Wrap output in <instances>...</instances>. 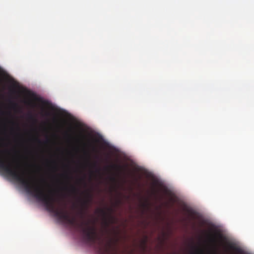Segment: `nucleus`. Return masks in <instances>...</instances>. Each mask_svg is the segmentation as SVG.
Listing matches in <instances>:
<instances>
[{
    "mask_svg": "<svg viewBox=\"0 0 254 254\" xmlns=\"http://www.w3.org/2000/svg\"><path fill=\"white\" fill-rule=\"evenodd\" d=\"M60 219L78 229L81 233L84 240L87 243L95 245L98 242L100 254H117L116 251L112 249L110 242L104 245L102 244L95 226V221L92 225H90L89 221H82L79 223L75 216L71 217L64 209H60Z\"/></svg>",
    "mask_w": 254,
    "mask_h": 254,
    "instance_id": "1",
    "label": "nucleus"
},
{
    "mask_svg": "<svg viewBox=\"0 0 254 254\" xmlns=\"http://www.w3.org/2000/svg\"><path fill=\"white\" fill-rule=\"evenodd\" d=\"M92 195L89 192H87L86 194L85 198L81 200V209L79 211V214L81 218H83L85 211L88 209L90 204L92 202Z\"/></svg>",
    "mask_w": 254,
    "mask_h": 254,
    "instance_id": "2",
    "label": "nucleus"
},
{
    "mask_svg": "<svg viewBox=\"0 0 254 254\" xmlns=\"http://www.w3.org/2000/svg\"><path fill=\"white\" fill-rule=\"evenodd\" d=\"M108 211H109L108 214L106 210L103 209H98L97 212L101 214L104 218V223L106 227H108L110 223H113L114 218L111 216V212L112 209L111 208H108Z\"/></svg>",
    "mask_w": 254,
    "mask_h": 254,
    "instance_id": "3",
    "label": "nucleus"
},
{
    "mask_svg": "<svg viewBox=\"0 0 254 254\" xmlns=\"http://www.w3.org/2000/svg\"><path fill=\"white\" fill-rule=\"evenodd\" d=\"M227 245L229 249L234 251L238 254H242L243 253V250L238 246H237L235 244L231 242H227Z\"/></svg>",
    "mask_w": 254,
    "mask_h": 254,
    "instance_id": "4",
    "label": "nucleus"
},
{
    "mask_svg": "<svg viewBox=\"0 0 254 254\" xmlns=\"http://www.w3.org/2000/svg\"><path fill=\"white\" fill-rule=\"evenodd\" d=\"M183 210L188 213L192 219H195L197 217L198 213L197 212L190 207L185 205L184 206Z\"/></svg>",
    "mask_w": 254,
    "mask_h": 254,
    "instance_id": "5",
    "label": "nucleus"
},
{
    "mask_svg": "<svg viewBox=\"0 0 254 254\" xmlns=\"http://www.w3.org/2000/svg\"><path fill=\"white\" fill-rule=\"evenodd\" d=\"M215 226L213 224H211V226H210V231H212V232H215V234L214 235H212V234H211V235H209V238H210V240L211 241L213 242H216V237H218L220 238H222V234H220V233H216L215 232Z\"/></svg>",
    "mask_w": 254,
    "mask_h": 254,
    "instance_id": "6",
    "label": "nucleus"
},
{
    "mask_svg": "<svg viewBox=\"0 0 254 254\" xmlns=\"http://www.w3.org/2000/svg\"><path fill=\"white\" fill-rule=\"evenodd\" d=\"M27 94L28 96L33 98L34 100L41 102L43 105H46L47 102L46 101L43 100L41 98L36 97V95L30 92V91H27Z\"/></svg>",
    "mask_w": 254,
    "mask_h": 254,
    "instance_id": "7",
    "label": "nucleus"
},
{
    "mask_svg": "<svg viewBox=\"0 0 254 254\" xmlns=\"http://www.w3.org/2000/svg\"><path fill=\"white\" fill-rule=\"evenodd\" d=\"M64 189L66 190H68L72 193H76L78 191V190L76 188V187L73 185H70L69 186V187H68L67 186H65Z\"/></svg>",
    "mask_w": 254,
    "mask_h": 254,
    "instance_id": "8",
    "label": "nucleus"
},
{
    "mask_svg": "<svg viewBox=\"0 0 254 254\" xmlns=\"http://www.w3.org/2000/svg\"><path fill=\"white\" fill-rule=\"evenodd\" d=\"M110 167L113 169H115L118 170H120L122 169V167L118 165H112Z\"/></svg>",
    "mask_w": 254,
    "mask_h": 254,
    "instance_id": "9",
    "label": "nucleus"
},
{
    "mask_svg": "<svg viewBox=\"0 0 254 254\" xmlns=\"http://www.w3.org/2000/svg\"><path fill=\"white\" fill-rule=\"evenodd\" d=\"M27 103V104H28V105H30V106H32V107H35V104H34L33 102H32L31 101H28Z\"/></svg>",
    "mask_w": 254,
    "mask_h": 254,
    "instance_id": "10",
    "label": "nucleus"
},
{
    "mask_svg": "<svg viewBox=\"0 0 254 254\" xmlns=\"http://www.w3.org/2000/svg\"><path fill=\"white\" fill-rule=\"evenodd\" d=\"M35 140L39 143H41V141L40 140V139L38 137L35 138Z\"/></svg>",
    "mask_w": 254,
    "mask_h": 254,
    "instance_id": "11",
    "label": "nucleus"
},
{
    "mask_svg": "<svg viewBox=\"0 0 254 254\" xmlns=\"http://www.w3.org/2000/svg\"><path fill=\"white\" fill-rule=\"evenodd\" d=\"M29 117L30 119L31 120H35L34 117L31 115V114H30L29 116Z\"/></svg>",
    "mask_w": 254,
    "mask_h": 254,
    "instance_id": "12",
    "label": "nucleus"
},
{
    "mask_svg": "<svg viewBox=\"0 0 254 254\" xmlns=\"http://www.w3.org/2000/svg\"><path fill=\"white\" fill-rule=\"evenodd\" d=\"M153 191L154 194H157L158 192L157 190L155 189H153Z\"/></svg>",
    "mask_w": 254,
    "mask_h": 254,
    "instance_id": "13",
    "label": "nucleus"
},
{
    "mask_svg": "<svg viewBox=\"0 0 254 254\" xmlns=\"http://www.w3.org/2000/svg\"><path fill=\"white\" fill-rule=\"evenodd\" d=\"M111 180L113 181H115V178L114 177H112L111 178Z\"/></svg>",
    "mask_w": 254,
    "mask_h": 254,
    "instance_id": "14",
    "label": "nucleus"
},
{
    "mask_svg": "<svg viewBox=\"0 0 254 254\" xmlns=\"http://www.w3.org/2000/svg\"><path fill=\"white\" fill-rule=\"evenodd\" d=\"M197 252L199 254H202V252L200 251H197Z\"/></svg>",
    "mask_w": 254,
    "mask_h": 254,
    "instance_id": "15",
    "label": "nucleus"
},
{
    "mask_svg": "<svg viewBox=\"0 0 254 254\" xmlns=\"http://www.w3.org/2000/svg\"><path fill=\"white\" fill-rule=\"evenodd\" d=\"M143 205V206L144 207H147V205H146V204H143V205Z\"/></svg>",
    "mask_w": 254,
    "mask_h": 254,
    "instance_id": "16",
    "label": "nucleus"
},
{
    "mask_svg": "<svg viewBox=\"0 0 254 254\" xmlns=\"http://www.w3.org/2000/svg\"><path fill=\"white\" fill-rule=\"evenodd\" d=\"M99 171H100L99 169V168H97V169H96V172H99Z\"/></svg>",
    "mask_w": 254,
    "mask_h": 254,
    "instance_id": "17",
    "label": "nucleus"
},
{
    "mask_svg": "<svg viewBox=\"0 0 254 254\" xmlns=\"http://www.w3.org/2000/svg\"><path fill=\"white\" fill-rule=\"evenodd\" d=\"M45 115H46V116H49V113H48V112H46V113H45Z\"/></svg>",
    "mask_w": 254,
    "mask_h": 254,
    "instance_id": "18",
    "label": "nucleus"
},
{
    "mask_svg": "<svg viewBox=\"0 0 254 254\" xmlns=\"http://www.w3.org/2000/svg\"><path fill=\"white\" fill-rule=\"evenodd\" d=\"M154 185H156V182L155 181L154 183Z\"/></svg>",
    "mask_w": 254,
    "mask_h": 254,
    "instance_id": "19",
    "label": "nucleus"
},
{
    "mask_svg": "<svg viewBox=\"0 0 254 254\" xmlns=\"http://www.w3.org/2000/svg\"><path fill=\"white\" fill-rule=\"evenodd\" d=\"M94 167H96V165L95 164H94Z\"/></svg>",
    "mask_w": 254,
    "mask_h": 254,
    "instance_id": "20",
    "label": "nucleus"
}]
</instances>
